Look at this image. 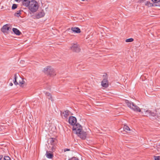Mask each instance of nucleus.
<instances>
[{"label": "nucleus", "instance_id": "f257e3e1", "mask_svg": "<svg viewBox=\"0 0 160 160\" xmlns=\"http://www.w3.org/2000/svg\"><path fill=\"white\" fill-rule=\"evenodd\" d=\"M29 9L32 12H35L38 8V3L35 0H32L29 3Z\"/></svg>", "mask_w": 160, "mask_h": 160}, {"label": "nucleus", "instance_id": "f03ea898", "mask_svg": "<svg viewBox=\"0 0 160 160\" xmlns=\"http://www.w3.org/2000/svg\"><path fill=\"white\" fill-rule=\"evenodd\" d=\"M125 102L128 107L132 108L134 111L138 112H141L139 108L134 104L133 102H130L127 100H125Z\"/></svg>", "mask_w": 160, "mask_h": 160}, {"label": "nucleus", "instance_id": "7ed1b4c3", "mask_svg": "<svg viewBox=\"0 0 160 160\" xmlns=\"http://www.w3.org/2000/svg\"><path fill=\"white\" fill-rule=\"evenodd\" d=\"M43 72L47 75H54V69L50 66H48L44 68L43 70Z\"/></svg>", "mask_w": 160, "mask_h": 160}, {"label": "nucleus", "instance_id": "20e7f679", "mask_svg": "<svg viewBox=\"0 0 160 160\" xmlns=\"http://www.w3.org/2000/svg\"><path fill=\"white\" fill-rule=\"evenodd\" d=\"M82 130L78 129V131H77L76 134L80 138L83 139H85L86 138L87 134L86 132H84L82 131Z\"/></svg>", "mask_w": 160, "mask_h": 160}, {"label": "nucleus", "instance_id": "39448f33", "mask_svg": "<svg viewBox=\"0 0 160 160\" xmlns=\"http://www.w3.org/2000/svg\"><path fill=\"white\" fill-rule=\"evenodd\" d=\"M10 29H11L10 25L6 24L3 26L2 28H1V31L5 34H8V31Z\"/></svg>", "mask_w": 160, "mask_h": 160}, {"label": "nucleus", "instance_id": "423d86ee", "mask_svg": "<svg viewBox=\"0 0 160 160\" xmlns=\"http://www.w3.org/2000/svg\"><path fill=\"white\" fill-rule=\"evenodd\" d=\"M71 49L73 52H80V49L79 45L77 44H73L71 47Z\"/></svg>", "mask_w": 160, "mask_h": 160}, {"label": "nucleus", "instance_id": "0eeeda50", "mask_svg": "<svg viewBox=\"0 0 160 160\" xmlns=\"http://www.w3.org/2000/svg\"><path fill=\"white\" fill-rule=\"evenodd\" d=\"M68 122L70 124L73 126L77 122V119L74 116H70L68 119Z\"/></svg>", "mask_w": 160, "mask_h": 160}, {"label": "nucleus", "instance_id": "6e6552de", "mask_svg": "<svg viewBox=\"0 0 160 160\" xmlns=\"http://www.w3.org/2000/svg\"><path fill=\"white\" fill-rule=\"evenodd\" d=\"M108 77H106L101 82L102 86L105 88H107L109 85V82L108 79Z\"/></svg>", "mask_w": 160, "mask_h": 160}, {"label": "nucleus", "instance_id": "1a4fd4ad", "mask_svg": "<svg viewBox=\"0 0 160 160\" xmlns=\"http://www.w3.org/2000/svg\"><path fill=\"white\" fill-rule=\"evenodd\" d=\"M82 126L78 123H77L73 125L72 130L73 131H75L76 132L78 131V129H80V130H82Z\"/></svg>", "mask_w": 160, "mask_h": 160}, {"label": "nucleus", "instance_id": "9d476101", "mask_svg": "<svg viewBox=\"0 0 160 160\" xmlns=\"http://www.w3.org/2000/svg\"><path fill=\"white\" fill-rule=\"evenodd\" d=\"M45 13L43 10L41 12L37 13L36 15V18L37 19L43 17L45 15Z\"/></svg>", "mask_w": 160, "mask_h": 160}, {"label": "nucleus", "instance_id": "9b49d317", "mask_svg": "<svg viewBox=\"0 0 160 160\" xmlns=\"http://www.w3.org/2000/svg\"><path fill=\"white\" fill-rule=\"evenodd\" d=\"M57 140L55 138H51L48 140V144H50L52 145H55L56 142Z\"/></svg>", "mask_w": 160, "mask_h": 160}, {"label": "nucleus", "instance_id": "f8f14e48", "mask_svg": "<svg viewBox=\"0 0 160 160\" xmlns=\"http://www.w3.org/2000/svg\"><path fill=\"white\" fill-rule=\"evenodd\" d=\"M145 4L146 6L149 7H156L158 6L159 5H157V4H155L154 2L153 3L151 2L150 1H147L145 3Z\"/></svg>", "mask_w": 160, "mask_h": 160}, {"label": "nucleus", "instance_id": "ddd939ff", "mask_svg": "<svg viewBox=\"0 0 160 160\" xmlns=\"http://www.w3.org/2000/svg\"><path fill=\"white\" fill-rule=\"evenodd\" d=\"M46 156L49 159H52L53 157V152L51 151H47Z\"/></svg>", "mask_w": 160, "mask_h": 160}, {"label": "nucleus", "instance_id": "4468645a", "mask_svg": "<svg viewBox=\"0 0 160 160\" xmlns=\"http://www.w3.org/2000/svg\"><path fill=\"white\" fill-rule=\"evenodd\" d=\"M71 30L73 32L77 33H80L81 32L80 29L78 27H72L71 28Z\"/></svg>", "mask_w": 160, "mask_h": 160}, {"label": "nucleus", "instance_id": "2eb2a0df", "mask_svg": "<svg viewBox=\"0 0 160 160\" xmlns=\"http://www.w3.org/2000/svg\"><path fill=\"white\" fill-rule=\"evenodd\" d=\"M69 111L68 110H66L64 112H61V114L62 115V114L63 115V116L66 118H67L69 115Z\"/></svg>", "mask_w": 160, "mask_h": 160}, {"label": "nucleus", "instance_id": "dca6fc26", "mask_svg": "<svg viewBox=\"0 0 160 160\" xmlns=\"http://www.w3.org/2000/svg\"><path fill=\"white\" fill-rule=\"evenodd\" d=\"M30 0H22V5L27 7L29 5V3L30 2Z\"/></svg>", "mask_w": 160, "mask_h": 160}, {"label": "nucleus", "instance_id": "f3484780", "mask_svg": "<svg viewBox=\"0 0 160 160\" xmlns=\"http://www.w3.org/2000/svg\"><path fill=\"white\" fill-rule=\"evenodd\" d=\"M12 30L13 32L17 35H20L21 34L20 31L16 28H13Z\"/></svg>", "mask_w": 160, "mask_h": 160}, {"label": "nucleus", "instance_id": "a211bd4d", "mask_svg": "<svg viewBox=\"0 0 160 160\" xmlns=\"http://www.w3.org/2000/svg\"><path fill=\"white\" fill-rule=\"evenodd\" d=\"M124 130L127 132H130V129L127 125H124L123 127Z\"/></svg>", "mask_w": 160, "mask_h": 160}, {"label": "nucleus", "instance_id": "6ab92c4d", "mask_svg": "<svg viewBox=\"0 0 160 160\" xmlns=\"http://www.w3.org/2000/svg\"><path fill=\"white\" fill-rule=\"evenodd\" d=\"M17 74H15L14 75V80H13V82L14 84L16 85L18 84V83L17 81Z\"/></svg>", "mask_w": 160, "mask_h": 160}, {"label": "nucleus", "instance_id": "aec40b11", "mask_svg": "<svg viewBox=\"0 0 160 160\" xmlns=\"http://www.w3.org/2000/svg\"><path fill=\"white\" fill-rule=\"evenodd\" d=\"M22 11L21 10H19L17 12H15L14 15V16H16L18 18L20 16V15L21 14V12Z\"/></svg>", "mask_w": 160, "mask_h": 160}, {"label": "nucleus", "instance_id": "412c9836", "mask_svg": "<svg viewBox=\"0 0 160 160\" xmlns=\"http://www.w3.org/2000/svg\"><path fill=\"white\" fill-rule=\"evenodd\" d=\"M45 95L49 97L48 98L49 99H50L52 98V96L51 93H50L49 92H46L45 93Z\"/></svg>", "mask_w": 160, "mask_h": 160}, {"label": "nucleus", "instance_id": "4be33fe9", "mask_svg": "<svg viewBox=\"0 0 160 160\" xmlns=\"http://www.w3.org/2000/svg\"><path fill=\"white\" fill-rule=\"evenodd\" d=\"M134 41V39L132 38L126 39L125 40V42H132Z\"/></svg>", "mask_w": 160, "mask_h": 160}, {"label": "nucleus", "instance_id": "5701e85b", "mask_svg": "<svg viewBox=\"0 0 160 160\" xmlns=\"http://www.w3.org/2000/svg\"><path fill=\"white\" fill-rule=\"evenodd\" d=\"M146 112H148L152 116H155L156 115V113L154 112H152L151 111H147Z\"/></svg>", "mask_w": 160, "mask_h": 160}, {"label": "nucleus", "instance_id": "b1692460", "mask_svg": "<svg viewBox=\"0 0 160 160\" xmlns=\"http://www.w3.org/2000/svg\"><path fill=\"white\" fill-rule=\"evenodd\" d=\"M18 7V5L16 4H13L12 7V10H14L17 8Z\"/></svg>", "mask_w": 160, "mask_h": 160}, {"label": "nucleus", "instance_id": "393cba45", "mask_svg": "<svg viewBox=\"0 0 160 160\" xmlns=\"http://www.w3.org/2000/svg\"><path fill=\"white\" fill-rule=\"evenodd\" d=\"M3 159L4 160H10L11 159L9 156L5 155L4 156Z\"/></svg>", "mask_w": 160, "mask_h": 160}, {"label": "nucleus", "instance_id": "a878e982", "mask_svg": "<svg viewBox=\"0 0 160 160\" xmlns=\"http://www.w3.org/2000/svg\"><path fill=\"white\" fill-rule=\"evenodd\" d=\"M25 82V81L22 79V81H19V84H21L20 86L21 87H23V86L22 85L24 84Z\"/></svg>", "mask_w": 160, "mask_h": 160}, {"label": "nucleus", "instance_id": "bb28decb", "mask_svg": "<svg viewBox=\"0 0 160 160\" xmlns=\"http://www.w3.org/2000/svg\"><path fill=\"white\" fill-rule=\"evenodd\" d=\"M52 147H51V150L52 152H54L55 151L56 147L55 145H52Z\"/></svg>", "mask_w": 160, "mask_h": 160}, {"label": "nucleus", "instance_id": "cd10ccee", "mask_svg": "<svg viewBox=\"0 0 160 160\" xmlns=\"http://www.w3.org/2000/svg\"><path fill=\"white\" fill-rule=\"evenodd\" d=\"M155 160H160V156H154Z\"/></svg>", "mask_w": 160, "mask_h": 160}, {"label": "nucleus", "instance_id": "c85d7f7f", "mask_svg": "<svg viewBox=\"0 0 160 160\" xmlns=\"http://www.w3.org/2000/svg\"><path fill=\"white\" fill-rule=\"evenodd\" d=\"M69 160H79V159L76 157H73L70 159H69Z\"/></svg>", "mask_w": 160, "mask_h": 160}, {"label": "nucleus", "instance_id": "c756f323", "mask_svg": "<svg viewBox=\"0 0 160 160\" xmlns=\"http://www.w3.org/2000/svg\"><path fill=\"white\" fill-rule=\"evenodd\" d=\"M152 1L156 4V3H157L158 2H160V0H152Z\"/></svg>", "mask_w": 160, "mask_h": 160}, {"label": "nucleus", "instance_id": "7c9ffc66", "mask_svg": "<svg viewBox=\"0 0 160 160\" xmlns=\"http://www.w3.org/2000/svg\"><path fill=\"white\" fill-rule=\"evenodd\" d=\"M158 151L160 152V145H158Z\"/></svg>", "mask_w": 160, "mask_h": 160}, {"label": "nucleus", "instance_id": "2f4dec72", "mask_svg": "<svg viewBox=\"0 0 160 160\" xmlns=\"http://www.w3.org/2000/svg\"><path fill=\"white\" fill-rule=\"evenodd\" d=\"M70 151V149L68 148H66L64 149V152H66V151Z\"/></svg>", "mask_w": 160, "mask_h": 160}, {"label": "nucleus", "instance_id": "473e14b6", "mask_svg": "<svg viewBox=\"0 0 160 160\" xmlns=\"http://www.w3.org/2000/svg\"><path fill=\"white\" fill-rule=\"evenodd\" d=\"M3 157V156L2 155H0V160H1Z\"/></svg>", "mask_w": 160, "mask_h": 160}, {"label": "nucleus", "instance_id": "72a5a7b5", "mask_svg": "<svg viewBox=\"0 0 160 160\" xmlns=\"http://www.w3.org/2000/svg\"><path fill=\"white\" fill-rule=\"evenodd\" d=\"M4 128L3 127H0V129L1 130V131Z\"/></svg>", "mask_w": 160, "mask_h": 160}, {"label": "nucleus", "instance_id": "f704fd0d", "mask_svg": "<svg viewBox=\"0 0 160 160\" xmlns=\"http://www.w3.org/2000/svg\"><path fill=\"white\" fill-rule=\"evenodd\" d=\"M15 1L17 2H20L21 1H22V0H15Z\"/></svg>", "mask_w": 160, "mask_h": 160}, {"label": "nucleus", "instance_id": "c9c22d12", "mask_svg": "<svg viewBox=\"0 0 160 160\" xmlns=\"http://www.w3.org/2000/svg\"><path fill=\"white\" fill-rule=\"evenodd\" d=\"M9 85L10 86H12L13 85V84L12 83V82H11L10 84H9Z\"/></svg>", "mask_w": 160, "mask_h": 160}, {"label": "nucleus", "instance_id": "e433bc0d", "mask_svg": "<svg viewBox=\"0 0 160 160\" xmlns=\"http://www.w3.org/2000/svg\"><path fill=\"white\" fill-rule=\"evenodd\" d=\"M70 30V28H69V29H68V30Z\"/></svg>", "mask_w": 160, "mask_h": 160}, {"label": "nucleus", "instance_id": "4c0bfd02", "mask_svg": "<svg viewBox=\"0 0 160 160\" xmlns=\"http://www.w3.org/2000/svg\"><path fill=\"white\" fill-rule=\"evenodd\" d=\"M82 1H84L85 0H82Z\"/></svg>", "mask_w": 160, "mask_h": 160}]
</instances>
